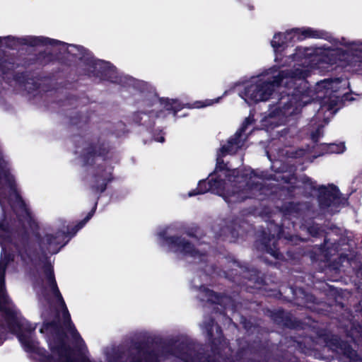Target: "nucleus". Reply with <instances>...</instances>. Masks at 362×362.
Here are the masks:
<instances>
[{
    "label": "nucleus",
    "mask_w": 362,
    "mask_h": 362,
    "mask_svg": "<svg viewBox=\"0 0 362 362\" xmlns=\"http://www.w3.org/2000/svg\"><path fill=\"white\" fill-rule=\"evenodd\" d=\"M319 204L325 213L333 214L338 212L346 204V199L342 197L339 189L333 186H322L318 189Z\"/></svg>",
    "instance_id": "obj_9"
},
{
    "label": "nucleus",
    "mask_w": 362,
    "mask_h": 362,
    "mask_svg": "<svg viewBox=\"0 0 362 362\" xmlns=\"http://www.w3.org/2000/svg\"><path fill=\"white\" fill-rule=\"evenodd\" d=\"M151 106L155 107V109H164L168 114L176 115L177 111L183 107V105L177 100L163 98L159 99L156 95H152L151 101L149 104Z\"/></svg>",
    "instance_id": "obj_13"
},
{
    "label": "nucleus",
    "mask_w": 362,
    "mask_h": 362,
    "mask_svg": "<svg viewBox=\"0 0 362 362\" xmlns=\"http://www.w3.org/2000/svg\"><path fill=\"white\" fill-rule=\"evenodd\" d=\"M286 129H282V130H281V131H277L276 132H277L278 134L281 133V136H284V135H285V134H286Z\"/></svg>",
    "instance_id": "obj_23"
},
{
    "label": "nucleus",
    "mask_w": 362,
    "mask_h": 362,
    "mask_svg": "<svg viewBox=\"0 0 362 362\" xmlns=\"http://www.w3.org/2000/svg\"><path fill=\"white\" fill-rule=\"evenodd\" d=\"M106 148L100 146H90L86 149V153L81 156L84 165L97 163L95 170H92V177L89 180L93 191L95 193L103 192L105 190L107 184L112 179V168L105 167L100 162L103 161V156Z\"/></svg>",
    "instance_id": "obj_7"
},
{
    "label": "nucleus",
    "mask_w": 362,
    "mask_h": 362,
    "mask_svg": "<svg viewBox=\"0 0 362 362\" xmlns=\"http://www.w3.org/2000/svg\"><path fill=\"white\" fill-rule=\"evenodd\" d=\"M198 279L192 280L193 286L197 288L199 291L198 298L202 301H206L211 303L219 304L224 308L225 310H234L235 308L232 299L228 296H220L212 291L205 288L202 285L197 284Z\"/></svg>",
    "instance_id": "obj_10"
},
{
    "label": "nucleus",
    "mask_w": 362,
    "mask_h": 362,
    "mask_svg": "<svg viewBox=\"0 0 362 362\" xmlns=\"http://www.w3.org/2000/svg\"><path fill=\"white\" fill-rule=\"evenodd\" d=\"M46 39L48 41L42 43V45H49L53 47H59L60 52H67L69 54L80 60L86 61L88 66L89 75H93L112 83H119L124 86H136L140 83L146 86V83L144 82L138 81L130 76L118 73L116 68L109 62L94 59L83 47L69 45L48 37H46Z\"/></svg>",
    "instance_id": "obj_5"
},
{
    "label": "nucleus",
    "mask_w": 362,
    "mask_h": 362,
    "mask_svg": "<svg viewBox=\"0 0 362 362\" xmlns=\"http://www.w3.org/2000/svg\"><path fill=\"white\" fill-rule=\"evenodd\" d=\"M320 156L319 155H314L310 156V152L309 149L305 150V149H299L296 151V152L291 153V156L292 158H303L304 160H308L309 162H312L314 158H317V156Z\"/></svg>",
    "instance_id": "obj_17"
},
{
    "label": "nucleus",
    "mask_w": 362,
    "mask_h": 362,
    "mask_svg": "<svg viewBox=\"0 0 362 362\" xmlns=\"http://www.w3.org/2000/svg\"><path fill=\"white\" fill-rule=\"evenodd\" d=\"M252 122L251 116L247 117L234 136L221 146L217 153L215 171L209 175L207 180L199 181L197 189L188 193L189 197L210 192L222 197L230 204L247 198H258L264 193L262 180L266 177L265 175H259L250 168L245 169L242 173L237 169L230 170L222 158L226 155L235 153L244 146L246 129Z\"/></svg>",
    "instance_id": "obj_4"
},
{
    "label": "nucleus",
    "mask_w": 362,
    "mask_h": 362,
    "mask_svg": "<svg viewBox=\"0 0 362 362\" xmlns=\"http://www.w3.org/2000/svg\"><path fill=\"white\" fill-rule=\"evenodd\" d=\"M172 226L160 228L156 233L158 244L167 252L174 254L178 258H183L189 263L203 264L206 259V250L208 245L198 243L194 236L189 239L182 236H170ZM201 265L200 268L207 274L213 272L211 267Z\"/></svg>",
    "instance_id": "obj_6"
},
{
    "label": "nucleus",
    "mask_w": 362,
    "mask_h": 362,
    "mask_svg": "<svg viewBox=\"0 0 362 362\" xmlns=\"http://www.w3.org/2000/svg\"><path fill=\"white\" fill-rule=\"evenodd\" d=\"M221 97H218L214 100L206 99L203 101H197L193 104L192 107L200 108V107H205L211 106L215 103H218L219 102V100H221Z\"/></svg>",
    "instance_id": "obj_18"
},
{
    "label": "nucleus",
    "mask_w": 362,
    "mask_h": 362,
    "mask_svg": "<svg viewBox=\"0 0 362 362\" xmlns=\"http://www.w3.org/2000/svg\"><path fill=\"white\" fill-rule=\"evenodd\" d=\"M327 153H341L345 151L344 143L323 144L322 146Z\"/></svg>",
    "instance_id": "obj_16"
},
{
    "label": "nucleus",
    "mask_w": 362,
    "mask_h": 362,
    "mask_svg": "<svg viewBox=\"0 0 362 362\" xmlns=\"http://www.w3.org/2000/svg\"><path fill=\"white\" fill-rule=\"evenodd\" d=\"M228 94V91H225L224 93H223V95Z\"/></svg>",
    "instance_id": "obj_27"
},
{
    "label": "nucleus",
    "mask_w": 362,
    "mask_h": 362,
    "mask_svg": "<svg viewBox=\"0 0 362 362\" xmlns=\"http://www.w3.org/2000/svg\"><path fill=\"white\" fill-rule=\"evenodd\" d=\"M155 110H149L148 112H141L135 116V120L137 123H141L144 125H148L150 119L156 117H159L163 114V110H160L159 114L154 112Z\"/></svg>",
    "instance_id": "obj_15"
},
{
    "label": "nucleus",
    "mask_w": 362,
    "mask_h": 362,
    "mask_svg": "<svg viewBox=\"0 0 362 362\" xmlns=\"http://www.w3.org/2000/svg\"><path fill=\"white\" fill-rule=\"evenodd\" d=\"M304 208L305 204L288 202L284 204L281 209L285 216H288V218H291V217H298L301 216L303 213V211Z\"/></svg>",
    "instance_id": "obj_14"
},
{
    "label": "nucleus",
    "mask_w": 362,
    "mask_h": 362,
    "mask_svg": "<svg viewBox=\"0 0 362 362\" xmlns=\"http://www.w3.org/2000/svg\"><path fill=\"white\" fill-rule=\"evenodd\" d=\"M96 205L97 204L95 203L94 207L88 214L86 217L75 226L73 232L69 231V228L63 225L62 228L56 233L52 232L46 233L40 240V247L42 250L51 255L59 252L61 248L69 242L71 238L69 237V235H74L93 216L95 211Z\"/></svg>",
    "instance_id": "obj_8"
},
{
    "label": "nucleus",
    "mask_w": 362,
    "mask_h": 362,
    "mask_svg": "<svg viewBox=\"0 0 362 362\" xmlns=\"http://www.w3.org/2000/svg\"><path fill=\"white\" fill-rule=\"evenodd\" d=\"M276 179H281L284 183L290 185V186L286 187L288 194L290 196L296 194L294 192L296 189L300 191L301 187L305 190H309L310 192H308V194H311L313 190H315L317 189L315 182L305 176L303 177L300 180H297L296 177L293 175H276Z\"/></svg>",
    "instance_id": "obj_11"
},
{
    "label": "nucleus",
    "mask_w": 362,
    "mask_h": 362,
    "mask_svg": "<svg viewBox=\"0 0 362 362\" xmlns=\"http://www.w3.org/2000/svg\"><path fill=\"white\" fill-rule=\"evenodd\" d=\"M277 63L279 66L264 69L235 86V88H238L239 96L249 105L267 101L281 93L278 102L270 106L268 115L262 120L267 132L284 124L288 117L298 114L303 107L313 101L320 104L317 119L327 123L346 101L353 100L346 78L324 79L311 89L306 80L309 69H300L295 65L290 71L280 70L282 66Z\"/></svg>",
    "instance_id": "obj_2"
},
{
    "label": "nucleus",
    "mask_w": 362,
    "mask_h": 362,
    "mask_svg": "<svg viewBox=\"0 0 362 362\" xmlns=\"http://www.w3.org/2000/svg\"><path fill=\"white\" fill-rule=\"evenodd\" d=\"M322 134L321 125H319L317 129L312 132L311 139L313 142H317Z\"/></svg>",
    "instance_id": "obj_20"
},
{
    "label": "nucleus",
    "mask_w": 362,
    "mask_h": 362,
    "mask_svg": "<svg viewBox=\"0 0 362 362\" xmlns=\"http://www.w3.org/2000/svg\"><path fill=\"white\" fill-rule=\"evenodd\" d=\"M227 231H228V228H223V229H221V233H220L219 235L221 236V235H222L223 234H224V235H225V234L226 233V232H227Z\"/></svg>",
    "instance_id": "obj_22"
},
{
    "label": "nucleus",
    "mask_w": 362,
    "mask_h": 362,
    "mask_svg": "<svg viewBox=\"0 0 362 362\" xmlns=\"http://www.w3.org/2000/svg\"><path fill=\"white\" fill-rule=\"evenodd\" d=\"M322 146H323V144L320 145V146H319V148H321L322 151H324V152H322V155H324V154H325V153H325V150L323 149V148L322 147Z\"/></svg>",
    "instance_id": "obj_25"
},
{
    "label": "nucleus",
    "mask_w": 362,
    "mask_h": 362,
    "mask_svg": "<svg viewBox=\"0 0 362 362\" xmlns=\"http://www.w3.org/2000/svg\"><path fill=\"white\" fill-rule=\"evenodd\" d=\"M48 40L42 36H25L22 37H16L13 36L0 37V45H5L9 48H15L19 45H25L29 46H39L42 43L47 42Z\"/></svg>",
    "instance_id": "obj_12"
},
{
    "label": "nucleus",
    "mask_w": 362,
    "mask_h": 362,
    "mask_svg": "<svg viewBox=\"0 0 362 362\" xmlns=\"http://www.w3.org/2000/svg\"><path fill=\"white\" fill-rule=\"evenodd\" d=\"M5 272H0V316L5 324H0V345L6 338L8 332L17 335L23 349L37 362H74L71 350L65 341V336L59 323L55 320L59 310L62 311L64 323L75 341L83 351L86 344L71 321V316L63 297L58 288L54 272H41L35 284L42 309L44 323L40 328L42 334H46L47 341L51 350V356L38 346L34 337L35 326L23 318L19 310L11 301L4 290ZM210 338H214L211 355L207 357L195 354L194 349L187 342L175 343L163 348L160 353H144L139 351V357L132 362H235L230 358L232 351L228 343L222 337L221 328L210 319L202 325Z\"/></svg>",
    "instance_id": "obj_1"
},
{
    "label": "nucleus",
    "mask_w": 362,
    "mask_h": 362,
    "mask_svg": "<svg viewBox=\"0 0 362 362\" xmlns=\"http://www.w3.org/2000/svg\"><path fill=\"white\" fill-rule=\"evenodd\" d=\"M267 157H268L269 159H271V158H270V156H269V153H268V152H267Z\"/></svg>",
    "instance_id": "obj_26"
},
{
    "label": "nucleus",
    "mask_w": 362,
    "mask_h": 362,
    "mask_svg": "<svg viewBox=\"0 0 362 362\" xmlns=\"http://www.w3.org/2000/svg\"><path fill=\"white\" fill-rule=\"evenodd\" d=\"M272 239L274 240V243H273L274 247H272L270 245H269L268 243L264 240L263 244H264L265 250L267 251V253L270 254L271 255H272L273 257H274L276 258H279L280 254H279L278 250L276 248V245H275L276 240L274 239V237H273Z\"/></svg>",
    "instance_id": "obj_19"
},
{
    "label": "nucleus",
    "mask_w": 362,
    "mask_h": 362,
    "mask_svg": "<svg viewBox=\"0 0 362 362\" xmlns=\"http://www.w3.org/2000/svg\"><path fill=\"white\" fill-rule=\"evenodd\" d=\"M275 62L281 66L326 71L338 62L349 71L362 75V40H349L310 27L276 33L271 41Z\"/></svg>",
    "instance_id": "obj_3"
},
{
    "label": "nucleus",
    "mask_w": 362,
    "mask_h": 362,
    "mask_svg": "<svg viewBox=\"0 0 362 362\" xmlns=\"http://www.w3.org/2000/svg\"><path fill=\"white\" fill-rule=\"evenodd\" d=\"M153 138H154V140H155V141H158V142H160V143H163V142H164V141H165L164 136L163 135V134H162L160 136H158V137H156V136L154 135V136H153Z\"/></svg>",
    "instance_id": "obj_21"
},
{
    "label": "nucleus",
    "mask_w": 362,
    "mask_h": 362,
    "mask_svg": "<svg viewBox=\"0 0 362 362\" xmlns=\"http://www.w3.org/2000/svg\"><path fill=\"white\" fill-rule=\"evenodd\" d=\"M322 146H323V144L320 145V146H319V148H321L322 151H324V152H322V155H324V154H325V153H325V150L323 149V148L322 147Z\"/></svg>",
    "instance_id": "obj_24"
}]
</instances>
